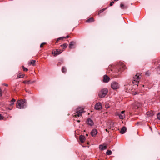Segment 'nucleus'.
<instances>
[{"label":"nucleus","instance_id":"nucleus-11","mask_svg":"<svg viewBox=\"0 0 160 160\" xmlns=\"http://www.w3.org/2000/svg\"><path fill=\"white\" fill-rule=\"evenodd\" d=\"M87 122L88 124L91 126H93L94 124V122L90 118H88L87 119Z\"/></svg>","mask_w":160,"mask_h":160},{"label":"nucleus","instance_id":"nucleus-39","mask_svg":"<svg viewBox=\"0 0 160 160\" xmlns=\"http://www.w3.org/2000/svg\"><path fill=\"white\" fill-rule=\"evenodd\" d=\"M146 74L148 75V76H149V72L148 71H147V72H146Z\"/></svg>","mask_w":160,"mask_h":160},{"label":"nucleus","instance_id":"nucleus-35","mask_svg":"<svg viewBox=\"0 0 160 160\" xmlns=\"http://www.w3.org/2000/svg\"><path fill=\"white\" fill-rule=\"evenodd\" d=\"M45 44V43H41L40 45V47L42 48L43 47V46Z\"/></svg>","mask_w":160,"mask_h":160},{"label":"nucleus","instance_id":"nucleus-31","mask_svg":"<svg viewBox=\"0 0 160 160\" xmlns=\"http://www.w3.org/2000/svg\"><path fill=\"white\" fill-rule=\"evenodd\" d=\"M22 67L23 69V70L24 71H27L28 70V69L24 67L23 66H22Z\"/></svg>","mask_w":160,"mask_h":160},{"label":"nucleus","instance_id":"nucleus-38","mask_svg":"<svg viewBox=\"0 0 160 160\" xmlns=\"http://www.w3.org/2000/svg\"><path fill=\"white\" fill-rule=\"evenodd\" d=\"M2 95V91L0 88V97Z\"/></svg>","mask_w":160,"mask_h":160},{"label":"nucleus","instance_id":"nucleus-22","mask_svg":"<svg viewBox=\"0 0 160 160\" xmlns=\"http://www.w3.org/2000/svg\"><path fill=\"white\" fill-rule=\"evenodd\" d=\"M24 76V74H21V73H20L18 75L17 77V78L18 79V78H23Z\"/></svg>","mask_w":160,"mask_h":160},{"label":"nucleus","instance_id":"nucleus-32","mask_svg":"<svg viewBox=\"0 0 160 160\" xmlns=\"http://www.w3.org/2000/svg\"><path fill=\"white\" fill-rule=\"evenodd\" d=\"M106 9H103L102 10H100L99 12H98V14H100V13H101L102 12H103Z\"/></svg>","mask_w":160,"mask_h":160},{"label":"nucleus","instance_id":"nucleus-5","mask_svg":"<svg viewBox=\"0 0 160 160\" xmlns=\"http://www.w3.org/2000/svg\"><path fill=\"white\" fill-rule=\"evenodd\" d=\"M108 92V90L107 89H102L99 92L98 96L100 98H103L107 94Z\"/></svg>","mask_w":160,"mask_h":160},{"label":"nucleus","instance_id":"nucleus-44","mask_svg":"<svg viewBox=\"0 0 160 160\" xmlns=\"http://www.w3.org/2000/svg\"><path fill=\"white\" fill-rule=\"evenodd\" d=\"M77 122H80V121L79 120H78L77 121Z\"/></svg>","mask_w":160,"mask_h":160},{"label":"nucleus","instance_id":"nucleus-18","mask_svg":"<svg viewBox=\"0 0 160 160\" xmlns=\"http://www.w3.org/2000/svg\"><path fill=\"white\" fill-rule=\"evenodd\" d=\"M99 148L100 150H102L105 149L107 148V146L102 145H100L99 146Z\"/></svg>","mask_w":160,"mask_h":160},{"label":"nucleus","instance_id":"nucleus-30","mask_svg":"<svg viewBox=\"0 0 160 160\" xmlns=\"http://www.w3.org/2000/svg\"><path fill=\"white\" fill-rule=\"evenodd\" d=\"M150 114H149V112H147V114L148 115H149L150 116H152L154 115V113L152 111H151V112H150Z\"/></svg>","mask_w":160,"mask_h":160},{"label":"nucleus","instance_id":"nucleus-9","mask_svg":"<svg viewBox=\"0 0 160 160\" xmlns=\"http://www.w3.org/2000/svg\"><path fill=\"white\" fill-rule=\"evenodd\" d=\"M95 109L97 110H99L102 108L101 104L100 102L97 103L95 106Z\"/></svg>","mask_w":160,"mask_h":160},{"label":"nucleus","instance_id":"nucleus-23","mask_svg":"<svg viewBox=\"0 0 160 160\" xmlns=\"http://www.w3.org/2000/svg\"><path fill=\"white\" fill-rule=\"evenodd\" d=\"M130 86H131V85H130L129 84H127L126 85H125V88L126 89H127V90H128V91H129V90H130Z\"/></svg>","mask_w":160,"mask_h":160},{"label":"nucleus","instance_id":"nucleus-17","mask_svg":"<svg viewBox=\"0 0 160 160\" xmlns=\"http://www.w3.org/2000/svg\"><path fill=\"white\" fill-rule=\"evenodd\" d=\"M120 7L122 9H126L128 8V6L127 5H125L122 3H121L120 5Z\"/></svg>","mask_w":160,"mask_h":160},{"label":"nucleus","instance_id":"nucleus-27","mask_svg":"<svg viewBox=\"0 0 160 160\" xmlns=\"http://www.w3.org/2000/svg\"><path fill=\"white\" fill-rule=\"evenodd\" d=\"M112 153V152L110 150H108L106 152V154L107 155H111Z\"/></svg>","mask_w":160,"mask_h":160},{"label":"nucleus","instance_id":"nucleus-16","mask_svg":"<svg viewBox=\"0 0 160 160\" xmlns=\"http://www.w3.org/2000/svg\"><path fill=\"white\" fill-rule=\"evenodd\" d=\"M126 128L124 126L123 127H122L120 132L122 134H124L126 132Z\"/></svg>","mask_w":160,"mask_h":160},{"label":"nucleus","instance_id":"nucleus-28","mask_svg":"<svg viewBox=\"0 0 160 160\" xmlns=\"http://www.w3.org/2000/svg\"><path fill=\"white\" fill-rule=\"evenodd\" d=\"M64 38V37H61L60 38H58L56 42V43H58L59 40H63Z\"/></svg>","mask_w":160,"mask_h":160},{"label":"nucleus","instance_id":"nucleus-10","mask_svg":"<svg viewBox=\"0 0 160 160\" xmlns=\"http://www.w3.org/2000/svg\"><path fill=\"white\" fill-rule=\"evenodd\" d=\"M110 80V78L107 75H105L103 76V81L104 82H107Z\"/></svg>","mask_w":160,"mask_h":160},{"label":"nucleus","instance_id":"nucleus-4","mask_svg":"<svg viewBox=\"0 0 160 160\" xmlns=\"http://www.w3.org/2000/svg\"><path fill=\"white\" fill-rule=\"evenodd\" d=\"M140 80V74L137 73L135 76L133 77V80L132 81V83L135 85H138V83Z\"/></svg>","mask_w":160,"mask_h":160},{"label":"nucleus","instance_id":"nucleus-24","mask_svg":"<svg viewBox=\"0 0 160 160\" xmlns=\"http://www.w3.org/2000/svg\"><path fill=\"white\" fill-rule=\"evenodd\" d=\"M16 100L15 99L13 98L12 99V100L10 101V106H12L13 105L14 103V102H15Z\"/></svg>","mask_w":160,"mask_h":160},{"label":"nucleus","instance_id":"nucleus-8","mask_svg":"<svg viewBox=\"0 0 160 160\" xmlns=\"http://www.w3.org/2000/svg\"><path fill=\"white\" fill-rule=\"evenodd\" d=\"M62 51L59 49H57L56 50L53 51L52 52V54H54V56L58 55L61 53Z\"/></svg>","mask_w":160,"mask_h":160},{"label":"nucleus","instance_id":"nucleus-33","mask_svg":"<svg viewBox=\"0 0 160 160\" xmlns=\"http://www.w3.org/2000/svg\"><path fill=\"white\" fill-rule=\"evenodd\" d=\"M157 118L159 119L160 120V113H158V115H157Z\"/></svg>","mask_w":160,"mask_h":160},{"label":"nucleus","instance_id":"nucleus-20","mask_svg":"<svg viewBox=\"0 0 160 160\" xmlns=\"http://www.w3.org/2000/svg\"><path fill=\"white\" fill-rule=\"evenodd\" d=\"M35 60H31L30 61L29 65H32L33 66L35 65Z\"/></svg>","mask_w":160,"mask_h":160},{"label":"nucleus","instance_id":"nucleus-7","mask_svg":"<svg viewBox=\"0 0 160 160\" xmlns=\"http://www.w3.org/2000/svg\"><path fill=\"white\" fill-rule=\"evenodd\" d=\"M125 111H122L120 113L116 112V114L119 116L120 119H123L125 117Z\"/></svg>","mask_w":160,"mask_h":160},{"label":"nucleus","instance_id":"nucleus-13","mask_svg":"<svg viewBox=\"0 0 160 160\" xmlns=\"http://www.w3.org/2000/svg\"><path fill=\"white\" fill-rule=\"evenodd\" d=\"M141 106L142 104L140 103L136 102H135L134 104V108L135 109L138 108L140 107Z\"/></svg>","mask_w":160,"mask_h":160},{"label":"nucleus","instance_id":"nucleus-19","mask_svg":"<svg viewBox=\"0 0 160 160\" xmlns=\"http://www.w3.org/2000/svg\"><path fill=\"white\" fill-rule=\"evenodd\" d=\"M94 21V20L93 18H91L86 20V22L88 23L91 22H93Z\"/></svg>","mask_w":160,"mask_h":160},{"label":"nucleus","instance_id":"nucleus-36","mask_svg":"<svg viewBox=\"0 0 160 160\" xmlns=\"http://www.w3.org/2000/svg\"><path fill=\"white\" fill-rule=\"evenodd\" d=\"M4 117L0 114V120H2L3 119Z\"/></svg>","mask_w":160,"mask_h":160},{"label":"nucleus","instance_id":"nucleus-40","mask_svg":"<svg viewBox=\"0 0 160 160\" xmlns=\"http://www.w3.org/2000/svg\"><path fill=\"white\" fill-rule=\"evenodd\" d=\"M64 37V38H67L69 37V36L68 35H67L66 37Z\"/></svg>","mask_w":160,"mask_h":160},{"label":"nucleus","instance_id":"nucleus-42","mask_svg":"<svg viewBox=\"0 0 160 160\" xmlns=\"http://www.w3.org/2000/svg\"><path fill=\"white\" fill-rule=\"evenodd\" d=\"M3 85H4V86H6V87H8V84H5V83L3 84Z\"/></svg>","mask_w":160,"mask_h":160},{"label":"nucleus","instance_id":"nucleus-29","mask_svg":"<svg viewBox=\"0 0 160 160\" xmlns=\"http://www.w3.org/2000/svg\"><path fill=\"white\" fill-rule=\"evenodd\" d=\"M112 69L113 68H112V66L111 65L109 66V67H108V71H109V72H110L109 71L110 70L111 71L112 70Z\"/></svg>","mask_w":160,"mask_h":160},{"label":"nucleus","instance_id":"nucleus-6","mask_svg":"<svg viewBox=\"0 0 160 160\" xmlns=\"http://www.w3.org/2000/svg\"><path fill=\"white\" fill-rule=\"evenodd\" d=\"M111 87L112 89H117L119 88V85L117 82H113L112 83Z\"/></svg>","mask_w":160,"mask_h":160},{"label":"nucleus","instance_id":"nucleus-47","mask_svg":"<svg viewBox=\"0 0 160 160\" xmlns=\"http://www.w3.org/2000/svg\"><path fill=\"white\" fill-rule=\"evenodd\" d=\"M105 130H106V131H108V130H107V129H105Z\"/></svg>","mask_w":160,"mask_h":160},{"label":"nucleus","instance_id":"nucleus-14","mask_svg":"<svg viewBox=\"0 0 160 160\" xmlns=\"http://www.w3.org/2000/svg\"><path fill=\"white\" fill-rule=\"evenodd\" d=\"M76 42L72 41L70 42V44L69 45V48L70 49H72L73 48H74V45L75 44Z\"/></svg>","mask_w":160,"mask_h":160},{"label":"nucleus","instance_id":"nucleus-15","mask_svg":"<svg viewBox=\"0 0 160 160\" xmlns=\"http://www.w3.org/2000/svg\"><path fill=\"white\" fill-rule=\"evenodd\" d=\"M79 139L82 143H83L85 139V136L83 135H80L79 137Z\"/></svg>","mask_w":160,"mask_h":160},{"label":"nucleus","instance_id":"nucleus-41","mask_svg":"<svg viewBox=\"0 0 160 160\" xmlns=\"http://www.w3.org/2000/svg\"><path fill=\"white\" fill-rule=\"evenodd\" d=\"M106 108H109V106H108V105L106 104Z\"/></svg>","mask_w":160,"mask_h":160},{"label":"nucleus","instance_id":"nucleus-34","mask_svg":"<svg viewBox=\"0 0 160 160\" xmlns=\"http://www.w3.org/2000/svg\"><path fill=\"white\" fill-rule=\"evenodd\" d=\"M113 124V122H111V123L110 124V127L109 128V129H110L111 127H112Z\"/></svg>","mask_w":160,"mask_h":160},{"label":"nucleus","instance_id":"nucleus-3","mask_svg":"<svg viewBox=\"0 0 160 160\" xmlns=\"http://www.w3.org/2000/svg\"><path fill=\"white\" fill-rule=\"evenodd\" d=\"M84 112L83 109L80 108H78L76 110V112L74 113L73 116L76 118L81 116L82 113Z\"/></svg>","mask_w":160,"mask_h":160},{"label":"nucleus","instance_id":"nucleus-25","mask_svg":"<svg viewBox=\"0 0 160 160\" xmlns=\"http://www.w3.org/2000/svg\"><path fill=\"white\" fill-rule=\"evenodd\" d=\"M68 45L66 43H64L63 44L61 45L60 46L62 47L64 49L66 48L68 46Z\"/></svg>","mask_w":160,"mask_h":160},{"label":"nucleus","instance_id":"nucleus-37","mask_svg":"<svg viewBox=\"0 0 160 160\" xmlns=\"http://www.w3.org/2000/svg\"><path fill=\"white\" fill-rule=\"evenodd\" d=\"M114 3V1H112V2H111L110 3V6H112L113 5V4Z\"/></svg>","mask_w":160,"mask_h":160},{"label":"nucleus","instance_id":"nucleus-43","mask_svg":"<svg viewBox=\"0 0 160 160\" xmlns=\"http://www.w3.org/2000/svg\"><path fill=\"white\" fill-rule=\"evenodd\" d=\"M60 63H58L57 64V65L58 66L60 65Z\"/></svg>","mask_w":160,"mask_h":160},{"label":"nucleus","instance_id":"nucleus-1","mask_svg":"<svg viewBox=\"0 0 160 160\" xmlns=\"http://www.w3.org/2000/svg\"><path fill=\"white\" fill-rule=\"evenodd\" d=\"M115 69L114 71L116 73H120L122 71L124 70L126 67L123 62H119L114 66L113 68Z\"/></svg>","mask_w":160,"mask_h":160},{"label":"nucleus","instance_id":"nucleus-21","mask_svg":"<svg viewBox=\"0 0 160 160\" xmlns=\"http://www.w3.org/2000/svg\"><path fill=\"white\" fill-rule=\"evenodd\" d=\"M34 82V81H31L30 80L29 81H24L23 82V83H28V84H31L33 83Z\"/></svg>","mask_w":160,"mask_h":160},{"label":"nucleus","instance_id":"nucleus-26","mask_svg":"<svg viewBox=\"0 0 160 160\" xmlns=\"http://www.w3.org/2000/svg\"><path fill=\"white\" fill-rule=\"evenodd\" d=\"M62 72L63 73H65L67 72V69L65 67H63L62 68Z\"/></svg>","mask_w":160,"mask_h":160},{"label":"nucleus","instance_id":"nucleus-2","mask_svg":"<svg viewBox=\"0 0 160 160\" xmlns=\"http://www.w3.org/2000/svg\"><path fill=\"white\" fill-rule=\"evenodd\" d=\"M26 103L25 100H18L16 103V107L19 109H23L26 107Z\"/></svg>","mask_w":160,"mask_h":160},{"label":"nucleus","instance_id":"nucleus-12","mask_svg":"<svg viewBox=\"0 0 160 160\" xmlns=\"http://www.w3.org/2000/svg\"><path fill=\"white\" fill-rule=\"evenodd\" d=\"M97 131L96 129H92L91 132V134L92 136L95 137L97 133Z\"/></svg>","mask_w":160,"mask_h":160},{"label":"nucleus","instance_id":"nucleus-45","mask_svg":"<svg viewBox=\"0 0 160 160\" xmlns=\"http://www.w3.org/2000/svg\"><path fill=\"white\" fill-rule=\"evenodd\" d=\"M119 0H114V1H118Z\"/></svg>","mask_w":160,"mask_h":160},{"label":"nucleus","instance_id":"nucleus-46","mask_svg":"<svg viewBox=\"0 0 160 160\" xmlns=\"http://www.w3.org/2000/svg\"><path fill=\"white\" fill-rule=\"evenodd\" d=\"M158 68H159L160 69V65L159 66H158Z\"/></svg>","mask_w":160,"mask_h":160}]
</instances>
